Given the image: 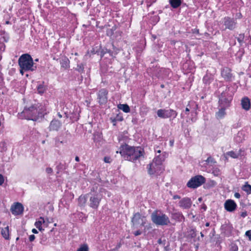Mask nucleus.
I'll list each match as a JSON object with an SVG mask.
<instances>
[{"label": "nucleus", "mask_w": 251, "mask_h": 251, "mask_svg": "<svg viewBox=\"0 0 251 251\" xmlns=\"http://www.w3.org/2000/svg\"><path fill=\"white\" fill-rule=\"evenodd\" d=\"M119 152L125 159L131 162H134L143 155L141 148L131 147L126 144L122 146Z\"/></svg>", "instance_id": "obj_1"}, {"label": "nucleus", "mask_w": 251, "mask_h": 251, "mask_svg": "<svg viewBox=\"0 0 251 251\" xmlns=\"http://www.w3.org/2000/svg\"><path fill=\"white\" fill-rule=\"evenodd\" d=\"M44 111V106L40 104H37L25 108L22 114L27 120L36 121L39 118L43 116Z\"/></svg>", "instance_id": "obj_2"}, {"label": "nucleus", "mask_w": 251, "mask_h": 251, "mask_svg": "<svg viewBox=\"0 0 251 251\" xmlns=\"http://www.w3.org/2000/svg\"><path fill=\"white\" fill-rule=\"evenodd\" d=\"M165 159L164 155L159 154L156 156L152 162L147 166L148 172L149 175H160L164 171L163 161Z\"/></svg>", "instance_id": "obj_3"}, {"label": "nucleus", "mask_w": 251, "mask_h": 251, "mask_svg": "<svg viewBox=\"0 0 251 251\" xmlns=\"http://www.w3.org/2000/svg\"><path fill=\"white\" fill-rule=\"evenodd\" d=\"M19 66L21 68L20 73L23 75L24 71L35 70L36 67L34 66L33 59L31 56L28 54H23L18 60Z\"/></svg>", "instance_id": "obj_4"}, {"label": "nucleus", "mask_w": 251, "mask_h": 251, "mask_svg": "<svg viewBox=\"0 0 251 251\" xmlns=\"http://www.w3.org/2000/svg\"><path fill=\"white\" fill-rule=\"evenodd\" d=\"M152 222L157 226H167L170 223L168 216L160 211L153 212L151 215Z\"/></svg>", "instance_id": "obj_5"}, {"label": "nucleus", "mask_w": 251, "mask_h": 251, "mask_svg": "<svg viewBox=\"0 0 251 251\" xmlns=\"http://www.w3.org/2000/svg\"><path fill=\"white\" fill-rule=\"evenodd\" d=\"M103 193L105 194H107L108 197L110 196L109 192H107L104 189L100 190V193L93 195L90 197L89 205L91 207L94 209H96L98 207L100 201L102 199Z\"/></svg>", "instance_id": "obj_6"}, {"label": "nucleus", "mask_w": 251, "mask_h": 251, "mask_svg": "<svg viewBox=\"0 0 251 251\" xmlns=\"http://www.w3.org/2000/svg\"><path fill=\"white\" fill-rule=\"evenodd\" d=\"M158 117L163 119L171 118L175 119L177 115L176 111L173 109H160L157 111Z\"/></svg>", "instance_id": "obj_7"}, {"label": "nucleus", "mask_w": 251, "mask_h": 251, "mask_svg": "<svg viewBox=\"0 0 251 251\" xmlns=\"http://www.w3.org/2000/svg\"><path fill=\"white\" fill-rule=\"evenodd\" d=\"M205 178L202 176H197L192 177L188 182L187 185L191 188H196L205 182Z\"/></svg>", "instance_id": "obj_8"}, {"label": "nucleus", "mask_w": 251, "mask_h": 251, "mask_svg": "<svg viewBox=\"0 0 251 251\" xmlns=\"http://www.w3.org/2000/svg\"><path fill=\"white\" fill-rule=\"evenodd\" d=\"M131 222L133 226L135 228L143 226L146 223L145 218L142 217L139 213H136L134 214Z\"/></svg>", "instance_id": "obj_9"}, {"label": "nucleus", "mask_w": 251, "mask_h": 251, "mask_svg": "<svg viewBox=\"0 0 251 251\" xmlns=\"http://www.w3.org/2000/svg\"><path fill=\"white\" fill-rule=\"evenodd\" d=\"M10 210L13 215H18L23 213L24 207L21 203L16 202L11 206Z\"/></svg>", "instance_id": "obj_10"}, {"label": "nucleus", "mask_w": 251, "mask_h": 251, "mask_svg": "<svg viewBox=\"0 0 251 251\" xmlns=\"http://www.w3.org/2000/svg\"><path fill=\"white\" fill-rule=\"evenodd\" d=\"M107 91L105 89H101L98 94V99L100 104H104L107 100Z\"/></svg>", "instance_id": "obj_11"}, {"label": "nucleus", "mask_w": 251, "mask_h": 251, "mask_svg": "<svg viewBox=\"0 0 251 251\" xmlns=\"http://www.w3.org/2000/svg\"><path fill=\"white\" fill-rule=\"evenodd\" d=\"M224 22L226 28L233 30L235 28L236 23L233 19L229 17L225 18Z\"/></svg>", "instance_id": "obj_12"}, {"label": "nucleus", "mask_w": 251, "mask_h": 251, "mask_svg": "<svg viewBox=\"0 0 251 251\" xmlns=\"http://www.w3.org/2000/svg\"><path fill=\"white\" fill-rule=\"evenodd\" d=\"M221 75L227 81H231L233 78L231 70L228 68H224L221 71Z\"/></svg>", "instance_id": "obj_13"}, {"label": "nucleus", "mask_w": 251, "mask_h": 251, "mask_svg": "<svg viewBox=\"0 0 251 251\" xmlns=\"http://www.w3.org/2000/svg\"><path fill=\"white\" fill-rule=\"evenodd\" d=\"M225 209L229 212H232L234 211L237 206L236 203L232 200H227L225 203Z\"/></svg>", "instance_id": "obj_14"}, {"label": "nucleus", "mask_w": 251, "mask_h": 251, "mask_svg": "<svg viewBox=\"0 0 251 251\" xmlns=\"http://www.w3.org/2000/svg\"><path fill=\"white\" fill-rule=\"evenodd\" d=\"M191 205L192 201L191 199L188 198H184L179 202V206L184 209L189 208Z\"/></svg>", "instance_id": "obj_15"}, {"label": "nucleus", "mask_w": 251, "mask_h": 251, "mask_svg": "<svg viewBox=\"0 0 251 251\" xmlns=\"http://www.w3.org/2000/svg\"><path fill=\"white\" fill-rule=\"evenodd\" d=\"M62 126V123L56 119L52 120L50 125V130H55L57 131Z\"/></svg>", "instance_id": "obj_16"}, {"label": "nucleus", "mask_w": 251, "mask_h": 251, "mask_svg": "<svg viewBox=\"0 0 251 251\" xmlns=\"http://www.w3.org/2000/svg\"><path fill=\"white\" fill-rule=\"evenodd\" d=\"M242 108L246 110H248L250 108V101L248 98H244L241 101Z\"/></svg>", "instance_id": "obj_17"}, {"label": "nucleus", "mask_w": 251, "mask_h": 251, "mask_svg": "<svg viewBox=\"0 0 251 251\" xmlns=\"http://www.w3.org/2000/svg\"><path fill=\"white\" fill-rule=\"evenodd\" d=\"M1 234L5 239L7 240L9 238V229L8 226L1 228Z\"/></svg>", "instance_id": "obj_18"}, {"label": "nucleus", "mask_w": 251, "mask_h": 251, "mask_svg": "<svg viewBox=\"0 0 251 251\" xmlns=\"http://www.w3.org/2000/svg\"><path fill=\"white\" fill-rule=\"evenodd\" d=\"M226 112H225V107H222L220 108L219 111L216 113V118L218 119H221L223 118L225 115H226Z\"/></svg>", "instance_id": "obj_19"}, {"label": "nucleus", "mask_w": 251, "mask_h": 251, "mask_svg": "<svg viewBox=\"0 0 251 251\" xmlns=\"http://www.w3.org/2000/svg\"><path fill=\"white\" fill-rule=\"evenodd\" d=\"M45 221L43 217H40L39 220L35 223V226L36 228H37L39 230L42 231L44 230L42 227V223H44Z\"/></svg>", "instance_id": "obj_20"}, {"label": "nucleus", "mask_w": 251, "mask_h": 251, "mask_svg": "<svg viewBox=\"0 0 251 251\" xmlns=\"http://www.w3.org/2000/svg\"><path fill=\"white\" fill-rule=\"evenodd\" d=\"M169 2L171 6L174 8L178 7L181 3V0H169Z\"/></svg>", "instance_id": "obj_21"}, {"label": "nucleus", "mask_w": 251, "mask_h": 251, "mask_svg": "<svg viewBox=\"0 0 251 251\" xmlns=\"http://www.w3.org/2000/svg\"><path fill=\"white\" fill-rule=\"evenodd\" d=\"M118 108L126 113L130 112V108L126 104H120L118 105Z\"/></svg>", "instance_id": "obj_22"}, {"label": "nucleus", "mask_w": 251, "mask_h": 251, "mask_svg": "<svg viewBox=\"0 0 251 251\" xmlns=\"http://www.w3.org/2000/svg\"><path fill=\"white\" fill-rule=\"evenodd\" d=\"M60 63L61 66L65 69L68 68L69 66V60L66 57L62 58L60 61Z\"/></svg>", "instance_id": "obj_23"}, {"label": "nucleus", "mask_w": 251, "mask_h": 251, "mask_svg": "<svg viewBox=\"0 0 251 251\" xmlns=\"http://www.w3.org/2000/svg\"><path fill=\"white\" fill-rule=\"evenodd\" d=\"M220 102L223 104L224 107H228L229 105L230 100H228L226 98L221 97L219 100Z\"/></svg>", "instance_id": "obj_24"}, {"label": "nucleus", "mask_w": 251, "mask_h": 251, "mask_svg": "<svg viewBox=\"0 0 251 251\" xmlns=\"http://www.w3.org/2000/svg\"><path fill=\"white\" fill-rule=\"evenodd\" d=\"M240 155L239 152H235L233 151H228L225 154L226 156H229L233 158H237Z\"/></svg>", "instance_id": "obj_25"}, {"label": "nucleus", "mask_w": 251, "mask_h": 251, "mask_svg": "<svg viewBox=\"0 0 251 251\" xmlns=\"http://www.w3.org/2000/svg\"><path fill=\"white\" fill-rule=\"evenodd\" d=\"M87 201V199L85 196H80L78 198V203L81 206H84Z\"/></svg>", "instance_id": "obj_26"}, {"label": "nucleus", "mask_w": 251, "mask_h": 251, "mask_svg": "<svg viewBox=\"0 0 251 251\" xmlns=\"http://www.w3.org/2000/svg\"><path fill=\"white\" fill-rule=\"evenodd\" d=\"M173 217L174 219H177L179 221H182L184 219V217L181 213H176L173 215Z\"/></svg>", "instance_id": "obj_27"}, {"label": "nucleus", "mask_w": 251, "mask_h": 251, "mask_svg": "<svg viewBox=\"0 0 251 251\" xmlns=\"http://www.w3.org/2000/svg\"><path fill=\"white\" fill-rule=\"evenodd\" d=\"M205 162L207 165H209L210 166H212L216 163L215 160L211 156L208 157L205 160Z\"/></svg>", "instance_id": "obj_28"}, {"label": "nucleus", "mask_w": 251, "mask_h": 251, "mask_svg": "<svg viewBox=\"0 0 251 251\" xmlns=\"http://www.w3.org/2000/svg\"><path fill=\"white\" fill-rule=\"evenodd\" d=\"M244 38L245 35L244 34H240L239 36L237 37V40L240 44V45H242V44L245 42Z\"/></svg>", "instance_id": "obj_29"}, {"label": "nucleus", "mask_w": 251, "mask_h": 251, "mask_svg": "<svg viewBox=\"0 0 251 251\" xmlns=\"http://www.w3.org/2000/svg\"><path fill=\"white\" fill-rule=\"evenodd\" d=\"M243 190L244 191L247 192L248 193H251V185L247 183L246 184L244 185L243 187Z\"/></svg>", "instance_id": "obj_30"}, {"label": "nucleus", "mask_w": 251, "mask_h": 251, "mask_svg": "<svg viewBox=\"0 0 251 251\" xmlns=\"http://www.w3.org/2000/svg\"><path fill=\"white\" fill-rule=\"evenodd\" d=\"M196 231L194 229H192L189 231V236L191 238H195L196 236Z\"/></svg>", "instance_id": "obj_31"}, {"label": "nucleus", "mask_w": 251, "mask_h": 251, "mask_svg": "<svg viewBox=\"0 0 251 251\" xmlns=\"http://www.w3.org/2000/svg\"><path fill=\"white\" fill-rule=\"evenodd\" d=\"M55 142L56 146L58 147L60 145V144H63L65 142L60 140L59 137H56L55 139Z\"/></svg>", "instance_id": "obj_32"}, {"label": "nucleus", "mask_w": 251, "mask_h": 251, "mask_svg": "<svg viewBox=\"0 0 251 251\" xmlns=\"http://www.w3.org/2000/svg\"><path fill=\"white\" fill-rule=\"evenodd\" d=\"M77 251H88V247L86 245L81 246Z\"/></svg>", "instance_id": "obj_33"}, {"label": "nucleus", "mask_w": 251, "mask_h": 251, "mask_svg": "<svg viewBox=\"0 0 251 251\" xmlns=\"http://www.w3.org/2000/svg\"><path fill=\"white\" fill-rule=\"evenodd\" d=\"M210 79V77L208 75H206L203 77V81L204 83H208L209 82Z\"/></svg>", "instance_id": "obj_34"}, {"label": "nucleus", "mask_w": 251, "mask_h": 251, "mask_svg": "<svg viewBox=\"0 0 251 251\" xmlns=\"http://www.w3.org/2000/svg\"><path fill=\"white\" fill-rule=\"evenodd\" d=\"M83 69H84V67L82 64L77 65L76 69L78 72H82L83 70Z\"/></svg>", "instance_id": "obj_35"}, {"label": "nucleus", "mask_w": 251, "mask_h": 251, "mask_svg": "<svg viewBox=\"0 0 251 251\" xmlns=\"http://www.w3.org/2000/svg\"><path fill=\"white\" fill-rule=\"evenodd\" d=\"M230 251H238V247L235 245H232L230 248Z\"/></svg>", "instance_id": "obj_36"}, {"label": "nucleus", "mask_w": 251, "mask_h": 251, "mask_svg": "<svg viewBox=\"0 0 251 251\" xmlns=\"http://www.w3.org/2000/svg\"><path fill=\"white\" fill-rule=\"evenodd\" d=\"M37 90L39 93H43L44 91V88L41 85L38 87Z\"/></svg>", "instance_id": "obj_37"}, {"label": "nucleus", "mask_w": 251, "mask_h": 251, "mask_svg": "<svg viewBox=\"0 0 251 251\" xmlns=\"http://www.w3.org/2000/svg\"><path fill=\"white\" fill-rule=\"evenodd\" d=\"M246 235L249 237V239L251 241V230L247 231L246 232Z\"/></svg>", "instance_id": "obj_38"}, {"label": "nucleus", "mask_w": 251, "mask_h": 251, "mask_svg": "<svg viewBox=\"0 0 251 251\" xmlns=\"http://www.w3.org/2000/svg\"><path fill=\"white\" fill-rule=\"evenodd\" d=\"M111 160H112L109 157H105L104 158V161L105 163H109L111 162Z\"/></svg>", "instance_id": "obj_39"}, {"label": "nucleus", "mask_w": 251, "mask_h": 251, "mask_svg": "<svg viewBox=\"0 0 251 251\" xmlns=\"http://www.w3.org/2000/svg\"><path fill=\"white\" fill-rule=\"evenodd\" d=\"M46 172L48 174H51L53 172V170L51 168L48 167L46 168Z\"/></svg>", "instance_id": "obj_40"}, {"label": "nucleus", "mask_w": 251, "mask_h": 251, "mask_svg": "<svg viewBox=\"0 0 251 251\" xmlns=\"http://www.w3.org/2000/svg\"><path fill=\"white\" fill-rule=\"evenodd\" d=\"M4 182V178L2 175L0 174V185H1Z\"/></svg>", "instance_id": "obj_41"}, {"label": "nucleus", "mask_w": 251, "mask_h": 251, "mask_svg": "<svg viewBox=\"0 0 251 251\" xmlns=\"http://www.w3.org/2000/svg\"><path fill=\"white\" fill-rule=\"evenodd\" d=\"M142 233V232L140 230H137L134 232V234L135 236H138Z\"/></svg>", "instance_id": "obj_42"}, {"label": "nucleus", "mask_w": 251, "mask_h": 251, "mask_svg": "<svg viewBox=\"0 0 251 251\" xmlns=\"http://www.w3.org/2000/svg\"><path fill=\"white\" fill-rule=\"evenodd\" d=\"M35 236L34 235H30L29 237V239L30 242L33 241L35 239Z\"/></svg>", "instance_id": "obj_43"}, {"label": "nucleus", "mask_w": 251, "mask_h": 251, "mask_svg": "<svg viewBox=\"0 0 251 251\" xmlns=\"http://www.w3.org/2000/svg\"><path fill=\"white\" fill-rule=\"evenodd\" d=\"M234 196L235 198L239 199L240 197V195L238 193H235L234 194Z\"/></svg>", "instance_id": "obj_44"}, {"label": "nucleus", "mask_w": 251, "mask_h": 251, "mask_svg": "<svg viewBox=\"0 0 251 251\" xmlns=\"http://www.w3.org/2000/svg\"><path fill=\"white\" fill-rule=\"evenodd\" d=\"M247 213L246 212H242L241 214V216L243 217H245L246 216H247Z\"/></svg>", "instance_id": "obj_45"}, {"label": "nucleus", "mask_w": 251, "mask_h": 251, "mask_svg": "<svg viewBox=\"0 0 251 251\" xmlns=\"http://www.w3.org/2000/svg\"><path fill=\"white\" fill-rule=\"evenodd\" d=\"M180 198V197L178 195H175L173 196V199H179Z\"/></svg>", "instance_id": "obj_46"}, {"label": "nucleus", "mask_w": 251, "mask_h": 251, "mask_svg": "<svg viewBox=\"0 0 251 251\" xmlns=\"http://www.w3.org/2000/svg\"><path fill=\"white\" fill-rule=\"evenodd\" d=\"M32 232L33 233H35V234H37L38 233V231L35 229V228H33L32 230Z\"/></svg>", "instance_id": "obj_47"}, {"label": "nucleus", "mask_w": 251, "mask_h": 251, "mask_svg": "<svg viewBox=\"0 0 251 251\" xmlns=\"http://www.w3.org/2000/svg\"><path fill=\"white\" fill-rule=\"evenodd\" d=\"M75 160L77 162H78L79 161V158L78 156H76L75 157Z\"/></svg>", "instance_id": "obj_48"}, {"label": "nucleus", "mask_w": 251, "mask_h": 251, "mask_svg": "<svg viewBox=\"0 0 251 251\" xmlns=\"http://www.w3.org/2000/svg\"><path fill=\"white\" fill-rule=\"evenodd\" d=\"M170 143L171 146H173V144H174V141L173 140H171L170 141Z\"/></svg>", "instance_id": "obj_49"}, {"label": "nucleus", "mask_w": 251, "mask_h": 251, "mask_svg": "<svg viewBox=\"0 0 251 251\" xmlns=\"http://www.w3.org/2000/svg\"><path fill=\"white\" fill-rule=\"evenodd\" d=\"M57 115H58V116L60 118H62V116L61 115V114H60V113H58Z\"/></svg>", "instance_id": "obj_50"}, {"label": "nucleus", "mask_w": 251, "mask_h": 251, "mask_svg": "<svg viewBox=\"0 0 251 251\" xmlns=\"http://www.w3.org/2000/svg\"><path fill=\"white\" fill-rule=\"evenodd\" d=\"M202 208L205 210L206 209V205H204L203 206H202Z\"/></svg>", "instance_id": "obj_51"}, {"label": "nucleus", "mask_w": 251, "mask_h": 251, "mask_svg": "<svg viewBox=\"0 0 251 251\" xmlns=\"http://www.w3.org/2000/svg\"><path fill=\"white\" fill-rule=\"evenodd\" d=\"M205 226H209V223H208V222H207V223H206L205 224Z\"/></svg>", "instance_id": "obj_52"}, {"label": "nucleus", "mask_w": 251, "mask_h": 251, "mask_svg": "<svg viewBox=\"0 0 251 251\" xmlns=\"http://www.w3.org/2000/svg\"><path fill=\"white\" fill-rule=\"evenodd\" d=\"M189 110H189V109L188 108H187H187H186V109H185V111H186V112H189Z\"/></svg>", "instance_id": "obj_53"}, {"label": "nucleus", "mask_w": 251, "mask_h": 251, "mask_svg": "<svg viewBox=\"0 0 251 251\" xmlns=\"http://www.w3.org/2000/svg\"><path fill=\"white\" fill-rule=\"evenodd\" d=\"M198 201H199L200 202H201V201H202V198H199L198 199Z\"/></svg>", "instance_id": "obj_54"}, {"label": "nucleus", "mask_w": 251, "mask_h": 251, "mask_svg": "<svg viewBox=\"0 0 251 251\" xmlns=\"http://www.w3.org/2000/svg\"><path fill=\"white\" fill-rule=\"evenodd\" d=\"M201 236L202 237H203L204 236L203 234V233H202V232H201Z\"/></svg>", "instance_id": "obj_55"}, {"label": "nucleus", "mask_w": 251, "mask_h": 251, "mask_svg": "<svg viewBox=\"0 0 251 251\" xmlns=\"http://www.w3.org/2000/svg\"><path fill=\"white\" fill-rule=\"evenodd\" d=\"M157 152L158 153H160L161 152V151H160V150H158V151H157Z\"/></svg>", "instance_id": "obj_56"}, {"label": "nucleus", "mask_w": 251, "mask_h": 251, "mask_svg": "<svg viewBox=\"0 0 251 251\" xmlns=\"http://www.w3.org/2000/svg\"><path fill=\"white\" fill-rule=\"evenodd\" d=\"M240 134H241L240 133H238V136H240Z\"/></svg>", "instance_id": "obj_57"}, {"label": "nucleus", "mask_w": 251, "mask_h": 251, "mask_svg": "<svg viewBox=\"0 0 251 251\" xmlns=\"http://www.w3.org/2000/svg\"><path fill=\"white\" fill-rule=\"evenodd\" d=\"M250 251H251V249L250 250Z\"/></svg>", "instance_id": "obj_58"}]
</instances>
